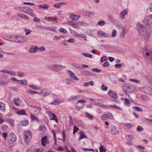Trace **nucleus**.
<instances>
[{
	"instance_id": "1",
	"label": "nucleus",
	"mask_w": 152,
	"mask_h": 152,
	"mask_svg": "<svg viewBox=\"0 0 152 152\" xmlns=\"http://www.w3.org/2000/svg\"><path fill=\"white\" fill-rule=\"evenodd\" d=\"M143 22L146 25V28L139 22L136 23L137 29L140 35L144 34L146 36V39H148L152 34V22L150 20H144Z\"/></svg>"
},
{
	"instance_id": "2",
	"label": "nucleus",
	"mask_w": 152,
	"mask_h": 152,
	"mask_svg": "<svg viewBox=\"0 0 152 152\" xmlns=\"http://www.w3.org/2000/svg\"><path fill=\"white\" fill-rule=\"evenodd\" d=\"M66 68V66L60 64H53L47 67V68L51 71L58 72Z\"/></svg>"
},
{
	"instance_id": "3",
	"label": "nucleus",
	"mask_w": 152,
	"mask_h": 152,
	"mask_svg": "<svg viewBox=\"0 0 152 152\" xmlns=\"http://www.w3.org/2000/svg\"><path fill=\"white\" fill-rule=\"evenodd\" d=\"M10 41L16 43H21L28 41V39L22 36H17L10 37Z\"/></svg>"
},
{
	"instance_id": "4",
	"label": "nucleus",
	"mask_w": 152,
	"mask_h": 152,
	"mask_svg": "<svg viewBox=\"0 0 152 152\" xmlns=\"http://www.w3.org/2000/svg\"><path fill=\"white\" fill-rule=\"evenodd\" d=\"M142 53L143 54H145L150 60L152 61V50L150 49H148L147 47H145L142 49Z\"/></svg>"
},
{
	"instance_id": "5",
	"label": "nucleus",
	"mask_w": 152,
	"mask_h": 152,
	"mask_svg": "<svg viewBox=\"0 0 152 152\" xmlns=\"http://www.w3.org/2000/svg\"><path fill=\"white\" fill-rule=\"evenodd\" d=\"M32 137V134L30 131H27L24 134V140L25 143L27 144Z\"/></svg>"
},
{
	"instance_id": "6",
	"label": "nucleus",
	"mask_w": 152,
	"mask_h": 152,
	"mask_svg": "<svg viewBox=\"0 0 152 152\" xmlns=\"http://www.w3.org/2000/svg\"><path fill=\"white\" fill-rule=\"evenodd\" d=\"M79 102H86V101L84 100H79L77 101V102L75 104V109L77 111H79L84 107V104H79Z\"/></svg>"
},
{
	"instance_id": "7",
	"label": "nucleus",
	"mask_w": 152,
	"mask_h": 152,
	"mask_svg": "<svg viewBox=\"0 0 152 152\" xmlns=\"http://www.w3.org/2000/svg\"><path fill=\"white\" fill-rule=\"evenodd\" d=\"M8 141L10 143H12V142L15 141L16 140V135L13 133H11L8 137Z\"/></svg>"
},
{
	"instance_id": "8",
	"label": "nucleus",
	"mask_w": 152,
	"mask_h": 152,
	"mask_svg": "<svg viewBox=\"0 0 152 152\" xmlns=\"http://www.w3.org/2000/svg\"><path fill=\"white\" fill-rule=\"evenodd\" d=\"M141 90L145 93L152 95V89L149 87H144L141 88Z\"/></svg>"
},
{
	"instance_id": "9",
	"label": "nucleus",
	"mask_w": 152,
	"mask_h": 152,
	"mask_svg": "<svg viewBox=\"0 0 152 152\" xmlns=\"http://www.w3.org/2000/svg\"><path fill=\"white\" fill-rule=\"evenodd\" d=\"M90 99L91 101H94V102L93 103V104L96 106L99 105V104L103 103L104 102V101L101 99H95L91 98Z\"/></svg>"
},
{
	"instance_id": "10",
	"label": "nucleus",
	"mask_w": 152,
	"mask_h": 152,
	"mask_svg": "<svg viewBox=\"0 0 152 152\" xmlns=\"http://www.w3.org/2000/svg\"><path fill=\"white\" fill-rule=\"evenodd\" d=\"M132 87V86L128 84L123 85L122 86V88L124 90L125 93H126L127 92H128L129 90L131 89Z\"/></svg>"
},
{
	"instance_id": "11",
	"label": "nucleus",
	"mask_w": 152,
	"mask_h": 152,
	"mask_svg": "<svg viewBox=\"0 0 152 152\" xmlns=\"http://www.w3.org/2000/svg\"><path fill=\"white\" fill-rule=\"evenodd\" d=\"M24 9L25 10V13H27L32 16H34V15L33 14V10L28 7H24Z\"/></svg>"
},
{
	"instance_id": "12",
	"label": "nucleus",
	"mask_w": 152,
	"mask_h": 152,
	"mask_svg": "<svg viewBox=\"0 0 152 152\" xmlns=\"http://www.w3.org/2000/svg\"><path fill=\"white\" fill-rule=\"evenodd\" d=\"M70 77L73 80H78L79 79V78L76 77L74 73L70 70L67 71Z\"/></svg>"
},
{
	"instance_id": "13",
	"label": "nucleus",
	"mask_w": 152,
	"mask_h": 152,
	"mask_svg": "<svg viewBox=\"0 0 152 152\" xmlns=\"http://www.w3.org/2000/svg\"><path fill=\"white\" fill-rule=\"evenodd\" d=\"M51 94V91H48L46 89H43L41 91L40 95H42L43 96H46L50 94Z\"/></svg>"
},
{
	"instance_id": "14",
	"label": "nucleus",
	"mask_w": 152,
	"mask_h": 152,
	"mask_svg": "<svg viewBox=\"0 0 152 152\" xmlns=\"http://www.w3.org/2000/svg\"><path fill=\"white\" fill-rule=\"evenodd\" d=\"M56 150L61 151H64L65 152H71L70 151L68 150L66 146H65L64 148H63L62 146H59L56 149Z\"/></svg>"
},
{
	"instance_id": "15",
	"label": "nucleus",
	"mask_w": 152,
	"mask_h": 152,
	"mask_svg": "<svg viewBox=\"0 0 152 152\" xmlns=\"http://www.w3.org/2000/svg\"><path fill=\"white\" fill-rule=\"evenodd\" d=\"M38 50V47L33 46L31 47L29 50V52L31 53H34L37 52Z\"/></svg>"
},
{
	"instance_id": "16",
	"label": "nucleus",
	"mask_w": 152,
	"mask_h": 152,
	"mask_svg": "<svg viewBox=\"0 0 152 152\" xmlns=\"http://www.w3.org/2000/svg\"><path fill=\"white\" fill-rule=\"evenodd\" d=\"M48 115L50 117V118L51 120H54L56 122H58V119L55 114L51 112H49L48 113Z\"/></svg>"
},
{
	"instance_id": "17",
	"label": "nucleus",
	"mask_w": 152,
	"mask_h": 152,
	"mask_svg": "<svg viewBox=\"0 0 152 152\" xmlns=\"http://www.w3.org/2000/svg\"><path fill=\"white\" fill-rule=\"evenodd\" d=\"M98 35L100 37H110V36L106 34L104 32L102 31H98L97 32Z\"/></svg>"
},
{
	"instance_id": "18",
	"label": "nucleus",
	"mask_w": 152,
	"mask_h": 152,
	"mask_svg": "<svg viewBox=\"0 0 152 152\" xmlns=\"http://www.w3.org/2000/svg\"><path fill=\"white\" fill-rule=\"evenodd\" d=\"M70 18L73 20H76L80 18V16L78 15H75L74 14L72 13L70 14Z\"/></svg>"
},
{
	"instance_id": "19",
	"label": "nucleus",
	"mask_w": 152,
	"mask_h": 152,
	"mask_svg": "<svg viewBox=\"0 0 152 152\" xmlns=\"http://www.w3.org/2000/svg\"><path fill=\"white\" fill-rule=\"evenodd\" d=\"M127 13L128 11L126 10H124L123 11H121L120 13V17L121 19H123Z\"/></svg>"
},
{
	"instance_id": "20",
	"label": "nucleus",
	"mask_w": 152,
	"mask_h": 152,
	"mask_svg": "<svg viewBox=\"0 0 152 152\" xmlns=\"http://www.w3.org/2000/svg\"><path fill=\"white\" fill-rule=\"evenodd\" d=\"M108 94L112 98L115 99L117 98L118 96L117 94L113 92L112 91H110L108 93Z\"/></svg>"
},
{
	"instance_id": "21",
	"label": "nucleus",
	"mask_w": 152,
	"mask_h": 152,
	"mask_svg": "<svg viewBox=\"0 0 152 152\" xmlns=\"http://www.w3.org/2000/svg\"><path fill=\"white\" fill-rule=\"evenodd\" d=\"M66 3L64 2H60L57 3H55L53 5L54 7L58 8H60L62 5L65 4Z\"/></svg>"
},
{
	"instance_id": "22",
	"label": "nucleus",
	"mask_w": 152,
	"mask_h": 152,
	"mask_svg": "<svg viewBox=\"0 0 152 152\" xmlns=\"http://www.w3.org/2000/svg\"><path fill=\"white\" fill-rule=\"evenodd\" d=\"M63 102V101H61L59 99L57 98L54 100L53 102H51V104L53 105H58Z\"/></svg>"
},
{
	"instance_id": "23",
	"label": "nucleus",
	"mask_w": 152,
	"mask_h": 152,
	"mask_svg": "<svg viewBox=\"0 0 152 152\" xmlns=\"http://www.w3.org/2000/svg\"><path fill=\"white\" fill-rule=\"evenodd\" d=\"M141 99L144 101H148L150 100L149 97L145 95H142L140 96Z\"/></svg>"
},
{
	"instance_id": "24",
	"label": "nucleus",
	"mask_w": 152,
	"mask_h": 152,
	"mask_svg": "<svg viewBox=\"0 0 152 152\" xmlns=\"http://www.w3.org/2000/svg\"><path fill=\"white\" fill-rule=\"evenodd\" d=\"M57 20V17H48L46 18V20L49 21H51L53 22H55V21Z\"/></svg>"
},
{
	"instance_id": "25",
	"label": "nucleus",
	"mask_w": 152,
	"mask_h": 152,
	"mask_svg": "<svg viewBox=\"0 0 152 152\" xmlns=\"http://www.w3.org/2000/svg\"><path fill=\"white\" fill-rule=\"evenodd\" d=\"M47 137L45 136L42 139V144L43 146H45L46 142L47 141Z\"/></svg>"
},
{
	"instance_id": "26",
	"label": "nucleus",
	"mask_w": 152,
	"mask_h": 152,
	"mask_svg": "<svg viewBox=\"0 0 152 152\" xmlns=\"http://www.w3.org/2000/svg\"><path fill=\"white\" fill-rule=\"evenodd\" d=\"M80 136L79 137V140H81L84 138H87L86 136L84 134V132L83 131H81L79 132Z\"/></svg>"
},
{
	"instance_id": "27",
	"label": "nucleus",
	"mask_w": 152,
	"mask_h": 152,
	"mask_svg": "<svg viewBox=\"0 0 152 152\" xmlns=\"http://www.w3.org/2000/svg\"><path fill=\"white\" fill-rule=\"evenodd\" d=\"M122 29V31L121 32L120 35V37L121 39H123L124 38L125 35L126 34L125 30L124 27H123Z\"/></svg>"
},
{
	"instance_id": "28",
	"label": "nucleus",
	"mask_w": 152,
	"mask_h": 152,
	"mask_svg": "<svg viewBox=\"0 0 152 152\" xmlns=\"http://www.w3.org/2000/svg\"><path fill=\"white\" fill-rule=\"evenodd\" d=\"M29 87L34 89L39 90L40 89V88L38 86L33 84L29 85Z\"/></svg>"
},
{
	"instance_id": "29",
	"label": "nucleus",
	"mask_w": 152,
	"mask_h": 152,
	"mask_svg": "<svg viewBox=\"0 0 152 152\" xmlns=\"http://www.w3.org/2000/svg\"><path fill=\"white\" fill-rule=\"evenodd\" d=\"M79 98V96H70L69 98V99L72 101L77 99Z\"/></svg>"
},
{
	"instance_id": "30",
	"label": "nucleus",
	"mask_w": 152,
	"mask_h": 152,
	"mask_svg": "<svg viewBox=\"0 0 152 152\" xmlns=\"http://www.w3.org/2000/svg\"><path fill=\"white\" fill-rule=\"evenodd\" d=\"M106 117L107 118H108L111 120H113L114 119V118L112 114L111 113H108L106 114Z\"/></svg>"
},
{
	"instance_id": "31",
	"label": "nucleus",
	"mask_w": 152,
	"mask_h": 152,
	"mask_svg": "<svg viewBox=\"0 0 152 152\" xmlns=\"http://www.w3.org/2000/svg\"><path fill=\"white\" fill-rule=\"evenodd\" d=\"M39 7L42 8L44 9H47L48 8L49 6L46 4H44L42 5H39L38 6Z\"/></svg>"
},
{
	"instance_id": "32",
	"label": "nucleus",
	"mask_w": 152,
	"mask_h": 152,
	"mask_svg": "<svg viewBox=\"0 0 152 152\" xmlns=\"http://www.w3.org/2000/svg\"><path fill=\"white\" fill-rule=\"evenodd\" d=\"M18 83L19 84L25 85L27 83V81L25 80H19Z\"/></svg>"
},
{
	"instance_id": "33",
	"label": "nucleus",
	"mask_w": 152,
	"mask_h": 152,
	"mask_svg": "<svg viewBox=\"0 0 152 152\" xmlns=\"http://www.w3.org/2000/svg\"><path fill=\"white\" fill-rule=\"evenodd\" d=\"M86 117L88 118L89 119L92 120L93 119L94 117L91 115L88 112H86L85 113Z\"/></svg>"
},
{
	"instance_id": "34",
	"label": "nucleus",
	"mask_w": 152,
	"mask_h": 152,
	"mask_svg": "<svg viewBox=\"0 0 152 152\" xmlns=\"http://www.w3.org/2000/svg\"><path fill=\"white\" fill-rule=\"evenodd\" d=\"M17 113L19 115H26V113L24 110H18L17 112Z\"/></svg>"
},
{
	"instance_id": "35",
	"label": "nucleus",
	"mask_w": 152,
	"mask_h": 152,
	"mask_svg": "<svg viewBox=\"0 0 152 152\" xmlns=\"http://www.w3.org/2000/svg\"><path fill=\"white\" fill-rule=\"evenodd\" d=\"M93 81H91L89 82H85L84 84V86L86 87L89 85L93 86Z\"/></svg>"
},
{
	"instance_id": "36",
	"label": "nucleus",
	"mask_w": 152,
	"mask_h": 152,
	"mask_svg": "<svg viewBox=\"0 0 152 152\" xmlns=\"http://www.w3.org/2000/svg\"><path fill=\"white\" fill-rule=\"evenodd\" d=\"M8 74L12 76H16V73L15 71L12 70H9Z\"/></svg>"
},
{
	"instance_id": "37",
	"label": "nucleus",
	"mask_w": 152,
	"mask_h": 152,
	"mask_svg": "<svg viewBox=\"0 0 152 152\" xmlns=\"http://www.w3.org/2000/svg\"><path fill=\"white\" fill-rule=\"evenodd\" d=\"M82 55L85 57H88L90 58H92L93 57L92 55L88 54V53H82Z\"/></svg>"
},
{
	"instance_id": "38",
	"label": "nucleus",
	"mask_w": 152,
	"mask_h": 152,
	"mask_svg": "<svg viewBox=\"0 0 152 152\" xmlns=\"http://www.w3.org/2000/svg\"><path fill=\"white\" fill-rule=\"evenodd\" d=\"M133 108L134 110L138 111L141 112L142 111V109L141 108L138 107H133Z\"/></svg>"
},
{
	"instance_id": "39",
	"label": "nucleus",
	"mask_w": 152,
	"mask_h": 152,
	"mask_svg": "<svg viewBox=\"0 0 152 152\" xmlns=\"http://www.w3.org/2000/svg\"><path fill=\"white\" fill-rule=\"evenodd\" d=\"M28 123V120L23 121L21 122V125L23 126H26L27 125Z\"/></svg>"
},
{
	"instance_id": "40",
	"label": "nucleus",
	"mask_w": 152,
	"mask_h": 152,
	"mask_svg": "<svg viewBox=\"0 0 152 152\" xmlns=\"http://www.w3.org/2000/svg\"><path fill=\"white\" fill-rule=\"evenodd\" d=\"M17 74L18 76L23 77L25 76V74L24 72L19 71L17 72Z\"/></svg>"
},
{
	"instance_id": "41",
	"label": "nucleus",
	"mask_w": 152,
	"mask_h": 152,
	"mask_svg": "<svg viewBox=\"0 0 152 152\" xmlns=\"http://www.w3.org/2000/svg\"><path fill=\"white\" fill-rule=\"evenodd\" d=\"M5 104L2 102H0V109L2 110H5Z\"/></svg>"
},
{
	"instance_id": "42",
	"label": "nucleus",
	"mask_w": 152,
	"mask_h": 152,
	"mask_svg": "<svg viewBox=\"0 0 152 152\" xmlns=\"http://www.w3.org/2000/svg\"><path fill=\"white\" fill-rule=\"evenodd\" d=\"M105 24V22L103 20L99 21L98 23V24L100 26H103Z\"/></svg>"
},
{
	"instance_id": "43",
	"label": "nucleus",
	"mask_w": 152,
	"mask_h": 152,
	"mask_svg": "<svg viewBox=\"0 0 152 152\" xmlns=\"http://www.w3.org/2000/svg\"><path fill=\"white\" fill-rule=\"evenodd\" d=\"M133 125L130 124L129 123L126 124L124 125V126L126 129H129L132 127H133Z\"/></svg>"
},
{
	"instance_id": "44",
	"label": "nucleus",
	"mask_w": 152,
	"mask_h": 152,
	"mask_svg": "<svg viewBox=\"0 0 152 152\" xmlns=\"http://www.w3.org/2000/svg\"><path fill=\"white\" fill-rule=\"evenodd\" d=\"M20 99L18 98V99H15L14 100L13 103L16 106H19V101Z\"/></svg>"
},
{
	"instance_id": "45",
	"label": "nucleus",
	"mask_w": 152,
	"mask_h": 152,
	"mask_svg": "<svg viewBox=\"0 0 152 152\" xmlns=\"http://www.w3.org/2000/svg\"><path fill=\"white\" fill-rule=\"evenodd\" d=\"M24 31L26 32V33H25V35H28L30 34L31 32H32V30L27 28H25Z\"/></svg>"
},
{
	"instance_id": "46",
	"label": "nucleus",
	"mask_w": 152,
	"mask_h": 152,
	"mask_svg": "<svg viewBox=\"0 0 152 152\" xmlns=\"http://www.w3.org/2000/svg\"><path fill=\"white\" fill-rule=\"evenodd\" d=\"M2 129L4 131H6L8 129V126L6 125L2 124L1 125Z\"/></svg>"
},
{
	"instance_id": "47",
	"label": "nucleus",
	"mask_w": 152,
	"mask_h": 152,
	"mask_svg": "<svg viewBox=\"0 0 152 152\" xmlns=\"http://www.w3.org/2000/svg\"><path fill=\"white\" fill-rule=\"evenodd\" d=\"M144 129L140 126H138L136 129V130L138 131L141 132Z\"/></svg>"
},
{
	"instance_id": "48",
	"label": "nucleus",
	"mask_w": 152,
	"mask_h": 152,
	"mask_svg": "<svg viewBox=\"0 0 152 152\" xmlns=\"http://www.w3.org/2000/svg\"><path fill=\"white\" fill-rule=\"evenodd\" d=\"M74 66L75 68L78 69H80L82 70L81 65L75 64L74 65Z\"/></svg>"
},
{
	"instance_id": "49",
	"label": "nucleus",
	"mask_w": 152,
	"mask_h": 152,
	"mask_svg": "<svg viewBox=\"0 0 152 152\" xmlns=\"http://www.w3.org/2000/svg\"><path fill=\"white\" fill-rule=\"evenodd\" d=\"M62 134L63 137V142H64L65 141V138L66 137V134L65 133V131L64 130H63L62 131Z\"/></svg>"
},
{
	"instance_id": "50",
	"label": "nucleus",
	"mask_w": 152,
	"mask_h": 152,
	"mask_svg": "<svg viewBox=\"0 0 152 152\" xmlns=\"http://www.w3.org/2000/svg\"><path fill=\"white\" fill-rule=\"evenodd\" d=\"M75 41V39L73 38H71L67 40V42L68 43H74Z\"/></svg>"
},
{
	"instance_id": "51",
	"label": "nucleus",
	"mask_w": 152,
	"mask_h": 152,
	"mask_svg": "<svg viewBox=\"0 0 152 152\" xmlns=\"http://www.w3.org/2000/svg\"><path fill=\"white\" fill-rule=\"evenodd\" d=\"M99 149L100 152H105L106 151V149L102 145L100 146Z\"/></svg>"
},
{
	"instance_id": "52",
	"label": "nucleus",
	"mask_w": 152,
	"mask_h": 152,
	"mask_svg": "<svg viewBox=\"0 0 152 152\" xmlns=\"http://www.w3.org/2000/svg\"><path fill=\"white\" fill-rule=\"evenodd\" d=\"M59 31L61 32H62L63 33H67V31L65 29L63 28H60L59 30Z\"/></svg>"
},
{
	"instance_id": "53",
	"label": "nucleus",
	"mask_w": 152,
	"mask_h": 152,
	"mask_svg": "<svg viewBox=\"0 0 152 152\" xmlns=\"http://www.w3.org/2000/svg\"><path fill=\"white\" fill-rule=\"evenodd\" d=\"M101 88L103 91H106L107 90V88L106 86L103 84L101 87Z\"/></svg>"
},
{
	"instance_id": "54",
	"label": "nucleus",
	"mask_w": 152,
	"mask_h": 152,
	"mask_svg": "<svg viewBox=\"0 0 152 152\" xmlns=\"http://www.w3.org/2000/svg\"><path fill=\"white\" fill-rule=\"evenodd\" d=\"M128 138V140L131 141L134 138V136L133 135H129L126 136Z\"/></svg>"
},
{
	"instance_id": "55",
	"label": "nucleus",
	"mask_w": 152,
	"mask_h": 152,
	"mask_svg": "<svg viewBox=\"0 0 152 152\" xmlns=\"http://www.w3.org/2000/svg\"><path fill=\"white\" fill-rule=\"evenodd\" d=\"M30 117L32 120H36L37 121L38 120V118L34 116L33 114H31L30 115Z\"/></svg>"
},
{
	"instance_id": "56",
	"label": "nucleus",
	"mask_w": 152,
	"mask_h": 152,
	"mask_svg": "<svg viewBox=\"0 0 152 152\" xmlns=\"http://www.w3.org/2000/svg\"><path fill=\"white\" fill-rule=\"evenodd\" d=\"M40 130L45 131L46 129V127L44 125H41L40 127Z\"/></svg>"
},
{
	"instance_id": "57",
	"label": "nucleus",
	"mask_w": 152,
	"mask_h": 152,
	"mask_svg": "<svg viewBox=\"0 0 152 152\" xmlns=\"http://www.w3.org/2000/svg\"><path fill=\"white\" fill-rule=\"evenodd\" d=\"M80 25H81L82 26H87L89 25V24L86 23H84L83 22H80Z\"/></svg>"
},
{
	"instance_id": "58",
	"label": "nucleus",
	"mask_w": 152,
	"mask_h": 152,
	"mask_svg": "<svg viewBox=\"0 0 152 152\" xmlns=\"http://www.w3.org/2000/svg\"><path fill=\"white\" fill-rule=\"evenodd\" d=\"M111 133L113 134H119V132L118 130H115L114 131H112L110 132Z\"/></svg>"
},
{
	"instance_id": "59",
	"label": "nucleus",
	"mask_w": 152,
	"mask_h": 152,
	"mask_svg": "<svg viewBox=\"0 0 152 152\" xmlns=\"http://www.w3.org/2000/svg\"><path fill=\"white\" fill-rule=\"evenodd\" d=\"M129 80L132 82L134 83H139V81L136 79H129Z\"/></svg>"
},
{
	"instance_id": "60",
	"label": "nucleus",
	"mask_w": 152,
	"mask_h": 152,
	"mask_svg": "<svg viewBox=\"0 0 152 152\" xmlns=\"http://www.w3.org/2000/svg\"><path fill=\"white\" fill-rule=\"evenodd\" d=\"M110 107L111 108H118L120 110H122V108H121L119 106H116L115 105H110Z\"/></svg>"
},
{
	"instance_id": "61",
	"label": "nucleus",
	"mask_w": 152,
	"mask_h": 152,
	"mask_svg": "<svg viewBox=\"0 0 152 152\" xmlns=\"http://www.w3.org/2000/svg\"><path fill=\"white\" fill-rule=\"evenodd\" d=\"M116 35V31L114 29L113 30L111 34V36L113 37H115Z\"/></svg>"
},
{
	"instance_id": "62",
	"label": "nucleus",
	"mask_w": 152,
	"mask_h": 152,
	"mask_svg": "<svg viewBox=\"0 0 152 152\" xmlns=\"http://www.w3.org/2000/svg\"><path fill=\"white\" fill-rule=\"evenodd\" d=\"M44 151L45 149L44 148H39L37 149L36 152H44Z\"/></svg>"
},
{
	"instance_id": "63",
	"label": "nucleus",
	"mask_w": 152,
	"mask_h": 152,
	"mask_svg": "<svg viewBox=\"0 0 152 152\" xmlns=\"http://www.w3.org/2000/svg\"><path fill=\"white\" fill-rule=\"evenodd\" d=\"M79 129L78 127H77L75 126L74 128L73 134H74L77 132L78 130Z\"/></svg>"
},
{
	"instance_id": "64",
	"label": "nucleus",
	"mask_w": 152,
	"mask_h": 152,
	"mask_svg": "<svg viewBox=\"0 0 152 152\" xmlns=\"http://www.w3.org/2000/svg\"><path fill=\"white\" fill-rule=\"evenodd\" d=\"M45 50V48L43 46H42L40 48L38 47V50L40 51H43Z\"/></svg>"
}]
</instances>
